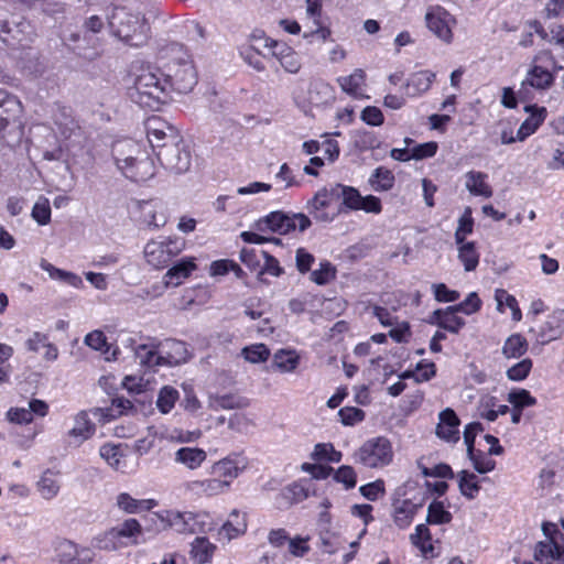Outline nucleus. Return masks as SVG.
I'll return each instance as SVG.
<instances>
[{"label": "nucleus", "mask_w": 564, "mask_h": 564, "mask_svg": "<svg viewBox=\"0 0 564 564\" xmlns=\"http://www.w3.org/2000/svg\"><path fill=\"white\" fill-rule=\"evenodd\" d=\"M111 158L117 171L132 182H145L155 175V164L147 149L132 139L113 142Z\"/></svg>", "instance_id": "nucleus-1"}, {"label": "nucleus", "mask_w": 564, "mask_h": 564, "mask_svg": "<svg viewBox=\"0 0 564 564\" xmlns=\"http://www.w3.org/2000/svg\"><path fill=\"white\" fill-rule=\"evenodd\" d=\"M169 94L163 70L153 66L140 67L128 89L129 98L133 102L151 110H156L166 102Z\"/></svg>", "instance_id": "nucleus-2"}, {"label": "nucleus", "mask_w": 564, "mask_h": 564, "mask_svg": "<svg viewBox=\"0 0 564 564\" xmlns=\"http://www.w3.org/2000/svg\"><path fill=\"white\" fill-rule=\"evenodd\" d=\"M170 61L164 66V76L169 91L187 94L197 84V72L191 55L183 45L174 43L169 47Z\"/></svg>", "instance_id": "nucleus-3"}, {"label": "nucleus", "mask_w": 564, "mask_h": 564, "mask_svg": "<svg viewBox=\"0 0 564 564\" xmlns=\"http://www.w3.org/2000/svg\"><path fill=\"white\" fill-rule=\"evenodd\" d=\"M106 20L110 32L119 40L132 46L142 43L144 24L139 14L126 7L111 6L107 8Z\"/></svg>", "instance_id": "nucleus-4"}, {"label": "nucleus", "mask_w": 564, "mask_h": 564, "mask_svg": "<svg viewBox=\"0 0 564 564\" xmlns=\"http://www.w3.org/2000/svg\"><path fill=\"white\" fill-rule=\"evenodd\" d=\"M424 498L420 494L417 484L408 480L399 486L392 495V517L400 527L412 524L414 517L423 509Z\"/></svg>", "instance_id": "nucleus-5"}, {"label": "nucleus", "mask_w": 564, "mask_h": 564, "mask_svg": "<svg viewBox=\"0 0 564 564\" xmlns=\"http://www.w3.org/2000/svg\"><path fill=\"white\" fill-rule=\"evenodd\" d=\"M393 448L391 442L383 437H372L366 441L355 453V463L367 468H383L393 460Z\"/></svg>", "instance_id": "nucleus-6"}, {"label": "nucleus", "mask_w": 564, "mask_h": 564, "mask_svg": "<svg viewBox=\"0 0 564 564\" xmlns=\"http://www.w3.org/2000/svg\"><path fill=\"white\" fill-rule=\"evenodd\" d=\"M185 240L169 237L163 240H151L144 247L147 262L156 269L165 268L171 260L185 249Z\"/></svg>", "instance_id": "nucleus-7"}, {"label": "nucleus", "mask_w": 564, "mask_h": 564, "mask_svg": "<svg viewBox=\"0 0 564 564\" xmlns=\"http://www.w3.org/2000/svg\"><path fill=\"white\" fill-rule=\"evenodd\" d=\"M310 226L311 220L306 215L300 213L290 216L283 212H272L256 224L257 229L260 231L270 230L280 235H286L296 228L300 231H304Z\"/></svg>", "instance_id": "nucleus-8"}, {"label": "nucleus", "mask_w": 564, "mask_h": 564, "mask_svg": "<svg viewBox=\"0 0 564 564\" xmlns=\"http://www.w3.org/2000/svg\"><path fill=\"white\" fill-rule=\"evenodd\" d=\"M162 527H184L185 529H204L216 525L207 512H180L176 510H162L154 514Z\"/></svg>", "instance_id": "nucleus-9"}, {"label": "nucleus", "mask_w": 564, "mask_h": 564, "mask_svg": "<svg viewBox=\"0 0 564 564\" xmlns=\"http://www.w3.org/2000/svg\"><path fill=\"white\" fill-rule=\"evenodd\" d=\"M161 164L175 174H182L191 167V152L184 142L163 143L156 154Z\"/></svg>", "instance_id": "nucleus-10"}, {"label": "nucleus", "mask_w": 564, "mask_h": 564, "mask_svg": "<svg viewBox=\"0 0 564 564\" xmlns=\"http://www.w3.org/2000/svg\"><path fill=\"white\" fill-rule=\"evenodd\" d=\"M544 540L534 547V560L541 564H564V542L561 531H544Z\"/></svg>", "instance_id": "nucleus-11"}, {"label": "nucleus", "mask_w": 564, "mask_h": 564, "mask_svg": "<svg viewBox=\"0 0 564 564\" xmlns=\"http://www.w3.org/2000/svg\"><path fill=\"white\" fill-rule=\"evenodd\" d=\"M425 21L429 30L440 40L451 43L453 40V26L455 18L440 6H432L427 9Z\"/></svg>", "instance_id": "nucleus-12"}, {"label": "nucleus", "mask_w": 564, "mask_h": 564, "mask_svg": "<svg viewBox=\"0 0 564 564\" xmlns=\"http://www.w3.org/2000/svg\"><path fill=\"white\" fill-rule=\"evenodd\" d=\"M338 200V194L335 191V184L329 187H323L318 189L315 195L307 202L308 213L317 221L329 223L334 220L337 215L336 213H329V208L333 203Z\"/></svg>", "instance_id": "nucleus-13"}, {"label": "nucleus", "mask_w": 564, "mask_h": 564, "mask_svg": "<svg viewBox=\"0 0 564 564\" xmlns=\"http://www.w3.org/2000/svg\"><path fill=\"white\" fill-rule=\"evenodd\" d=\"M22 105L20 100L6 90L0 89V137L4 138V131L9 127L20 128V113Z\"/></svg>", "instance_id": "nucleus-14"}, {"label": "nucleus", "mask_w": 564, "mask_h": 564, "mask_svg": "<svg viewBox=\"0 0 564 564\" xmlns=\"http://www.w3.org/2000/svg\"><path fill=\"white\" fill-rule=\"evenodd\" d=\"M248 465L247 459L238 454L227 456L213 465V474L221 480L228 481V488L231 481L246 469Z\"/></svg>", "instance_id": "nucleus-15"}, {"label": "nucleus", "mask_w": 564, "mask_h": 564, "mask_svg": "<svg viewBox=\"0 0 564 564\" xmlns=\"http://www.w3.org/2000/svg\"><path fill=\"white\" fill-rule=\"evenodd\" d=\"M459 424L460 421L455 411L451 408H446L438 414L436 435L446 442L456 443L459 440Z\"/></svg>", "instance_id": "nucleus-16"}, {"label": "nucleus", "mask_w": 564, "mask_h": 564, "mask_svg": "<svg viewBox=\"0 0 564 564\" xmlns=\"http://www.w3.org/2000/svg\"><path fill=\"white\" fill-rule=\"evenodd\" d=\"M265 46L272 48L273 55L280 61V64L285 69V72L296 74L300 70V57L297 53H295L286 44L267 39Z\"/></svg>", "instance_id": "nucleus-17"}, {"label": "nucleus", "mask_w": 564, "mask_h": 564, "mask_svg": "<svg viewBox=\"0 0 564 564\" xmlns=\"http://www.w3.org/2000/svg\"><path fill=\"white\" fill-rule=\"evenodd\" d=\"M564 334V311L558 310L547 316L540 326L538 339L541 344H547L558 339Z\"/></svg>", "instance_id": "nucleus-18"}, {"label": "nucleus", "mask_w": 564, "mask_h": 564, "mask_svg": "<svg viewBox=\"0 0 564 564\" xmlns=\"http://www.w3.org/2000/svg\"><path fill=\"white\" fill-rule=\"evenodd\" d=\"M435 77V73L427 69L411 74L404 85V95L410 98L422 96L431 88Z\"/></svg>", "instance_id": "nucleus-19"}, {"label": "nucleus", "mask_w": 564, "mask_h": 564, "mask_svg": "<svg viewBox=\"0 0 564 564\" xmlns=\"http://www.w3.org/2000/svg\"><path fill=\"white\" fill-rule=\"evenodd\" d=\"M160 349L163 365L176 366L186 362L188 359V350L184 341L166 339L160 345Z\"/></svg>", "instance_id": "nucleus-20"}, {"label": "nucleus", "mask_w": 564, "mask_h": 564, "mask_svg": "<svg viewBox=\"0 0 564 564\" xmlns=\"http://www.w3.org/2000/svg\"><path fill=\"white\" fill-rule=\"evenodd\" d=\"M341 90L352 98L360 99L365 97L366 73L361 68H356L350 75L339 76L336 79Z\"/></svg>", "instance_id": "nucleus-21"}, {"label": "nucleus", "mask_w": 564, "mask_h": 564, "mask_svg": "<svg viewBox=\"0 0 564 564\" xmlns=\"http://www.w3.org/2000/svg\"><path fill=\"white\" fill-rule=\"evenodd\" d=\"M185 488L193 495L213 497L227 491L228 481L216 477L204 480H193L188 481Z\"/></svg>", "instance_id": "nucleus-22"}, {"label": "nucleus", "mask_w": 564, "mask_h": 564, "mask_svg": "<svg viewBox=\"0 0 564 564\" xmlns=\"http://www.w3.org/2000/svg\"><path fill=\"white\" fill-rule=\"evenodd\" d=\"M148 141L153 149L162 147L165 139H175L172 135V128L159 117L149 118L145 122Z\"/></svg>", "instance_id": "nucleus-23"}, {"label": "nucleus", "mask_w": 564, "mask_h": 564, "mask_svg": "<svg viewBox=\"0 0 564 564\" xmlns=\"http://www.w3.org/2000/svg\"><path fill=\"white\" fill-rule=\"evenodd\" d=\"M410 540L420 550L424 558H434L441 554V541L434 539L431 531H415L410 535Z\"/></svg>", "instance_id": "nucleus-24"}, {"label": "nucleus", "mask_w": 564, "mask_h": 564, "mask_svg": "<svg viewBox=\"0 0 564 564\" xmlns=\"http://www.w3.org/2000/svg\"><path fill=\"white\" fill-rule=\"evenodd\" d=\"M96 432L95 423L89 419L88 411H80L74 417V426L68 431V436L73 437L77 444L90 438Z\"/></svg>", "instance_id": "nucleus-25"}, {"label": "nucleus", "mask_w": 564, "mask_h": 564, "mask_svg": "<svg viewBox=\"0 0 564 564\" xmlns=\"http://www.w3.org/2000/svg\"><path fill=\"white\" fill-rule=\"evenodd\" d=\"M429 323L457 334L465 325V321L456 314L451 313V308H438L433 312Z\"/></svg>", "instance_id": "nucleus-26"}, {"label": "nucleus", "mask_w": 564, "mask_h": 564, "mask_svg": "<svg viewBox=\"0 0 564 564\" xmlns=\"http://www.w3.org/2000/svg\"><path fill=\"white\" fill-rule=\"evenodd\" d=\"M487 174L480 171H469L465 174V186L471 195L489 198L492 196V188L486 182Z\"/></svg>", "instance_id": "nucleus-27"}, {"label": "nucleus", "mask_w": 564, "mask_h": 564, "mask_svg": "<svg viewBox=\"0 0 564 564\" xmlns=\"http://www.w3.org/2000/svg\"><path fill=\"white\" fill-rule=\"evenodd\" d=\"M554 75L542 66L534 65L528 73L522 82V87L530 86L535 89L544 90L552 86Z\"/></svg>", "instance_id": "nucleus-28"}, {"label": "nucleus", "mask_w": 564, "mask_h": 564, "mask_svg": "<svg viewBox=\"0 0 564 564\" xmlns=\"http://www.w3.org/2000/svg\"><path fill=\"white\" fill-rule=\"evenodd\" d=\"M335 191L338 194V200H341V204L337 209V215L346 210H358L361 202V195L357 188L336 183Z\"/></svg>", "instance_id": "nucleus-29"}, {"label": "nucleus", "mask_w": 564, "mask_h": 564, "mask_svg": "<svg viewBox=\"0 0 564 564\" xmlns=\"http://www.w3.org/2000/svg\"><path fill=\"white\" fill-rule=\"evenodd\" d=\"M207 454L198 447H181L175 452L174 460L188 469H197L206 460Z\"/></svg>", "instance_id": "nucleus-30"}, {"label": "nucleus", "mask_w": 564, "mask_h": 564, "mask_svg": "<svg viewBox=\"0 0 564 564\" xmlns=\"http://www.w3.org/2000/svg\"><path fill=\"white\" fill-rule=\"evenodd\" d=\"M158 505L154 499H134L127 492H121L117 497V506L127 513H138L151 510Z\"/></svg>", "instance_id": "nucleus-31"}, {"label": "nucleus", "mask_w": 564, "mask_h": 564, "mask_svg": "<svg viewBox=\"0 0 564 564\" xmlns=\"http://www.w3.org/2000/svg\"><path fill=\"white\" fill-rule=\"evenodd\" d=\"M55 131L64 139H69L78 130V126L72 117L68 108H58L54 115Z\"/></svg>", "instance_id": "nucleus-32"}, {"label": "nucleus", "mask_w": 564, "mask_h": 564, "mask_svg": "<svg viewBox=\"0 0 564 564\" xmlns=\"http://www.w3.org/2000/svg\"><path fill=\"white\" fill-rule=\"evenodd\" d=\"M334 99V88L328 83L316 79L310 84L308 101L314 106L328 104Z\"/></svg>", "instance_id": "nucleus-33"}, {"label": "nucleus", "mask_w": 564, "mask_h": 564, "mask_svg": "<svg viewBox=\"0 0 564 564\" xmlns=\"http://www.w3.org/2000/svg\"><path fill=\"white\" fill-rule=\"evenodd\" d=\"M196 269L194 258L177 261L165 274L166 284L180 285Z\"/></svg>", "instance_id": "nucleus-34"}, {"label": "nucleus", "mask_w": 564, "mask_h": 564, "mask_svg": "<svg viewBox=\"0 0 564 564\" xmlns=\"http://www.w3.org/2000/svg\"><path fill=\"white\" fill-rule=\"evenodd\" d=\"M134 356L143 366H163L161 349L159 350V345L154 343L138 345L134 349Z\"/></svg>", "instance_id": "nucleus-35"}, {"label": "nucleus", "mask_w": 564, "mask_h": 564, "mask_svg": "<svg viewBox=\"0 0 564 564\" xmlns=\"http://www.w3.org/2000/svg\"><path fill=\"white\" fill-rule=\"evenodd\" d=\"M141 531H106L104 533V539L98 540V547L105 550H116L119 546L127 544L128 542H123V539L129 540L131 543L134 541V533H140Z\"/></svg>", "instance_id": "nucleus-36"}, {"label": "nucleus", "mask_w": 564, "mask_h": 564, "mask_svg": "<svg viewBox=\"0 0 564 564\" xmlns=\"http://www.w3.org/2000/svg\"><path fill=\"white\" fill-rule=\"evenodd\" d=\"M546 113L547 111L544 107L536 108L535 111L532 112L531 116L528 117L518 129L517 139L519 141H523L525 138L534 133L541 123L545 120Z\"/></svg>", "instance_id": "nucleus-37"}, {"label": "nucleus", "mask_w": 564, "mask_h": 564, "mask_svg": "<svg viewBox=\"0 0 564 564\" xmlns=\"http://www.w3.org/2000/svg\"><path fill=\"white\" fill-rule=\"evenodd\" d=\"M40 267L42 270L47 272L50 278L53 280L65 282L68 285H72L77 289L83 285V280L79 275L69 271L55 268L52 263L47 262L46 260H42Z\"/></svg>", "instance_id": "nucleus-38"}, {"label": "nucleus", "mask_w": 564, "mask_h": 564, "mask_svg": "<svg viewBox=\"0 0 564 564\" xmlns=\"http://www.w3.org/2000/svg\"><path fill=\"white\" fill-rule=\"evenodd\" d=\"M216 546L206 538H196L192 543L191 557L196 564L209 562L214 555Z\"/></svg>", "instance_id": "nucleus-39"}, {"label": "nucleus", "mask_w": 564, "mask_h": 564, "mask_svg": "<svg viewBox=\"0 0 564 564\" xmlns=\"http://www.w3.org/2000/svg\"><path fill=\"white\" fill-rule=\"evenodd\" d=\"M528 347L529 344L522 335L512 334L502 346V355L508 359L520 358L527 352Z\"/></svg>", "instance_id": "nucleus-40"}, {"label": "nucleus", "mask_w": 564, "mask_h": 564, "mask_svg": "<svg viewBox=\"0 0 564 564\" xmlns=\"http://www.w3.org/2000/svg\"><path fill=\"white\" fill-rule=\"evenodd\" d=\"M36 487L41 496L47 500L57 496L61 488L57 475L51 470H46L42 474Z\"/></svg>", "instance_id": "nucleus-41"}, {"label": "nucleus", "mask_w": 564, "mask_h": 564, "mask_svg": "<svg viewBox=\"0 0 564 564\" xmlns=\"http://www.w3.org/2000/svg\"><path fill=\"white\" fill-rule=\"evenodd\" d=\"M246 404L243 399L234 394L210 395L208 399V408L214 411L240 409Z\"/></svg>", "instance_id": "nucleus-42"}, {"label": "nucleus", "mask_w": 564, "mask_h": 564, "mask_svg": "<svg viewBox=\"0 0 564 564\" xmlns=\"http://www.w3.org/2000/svg\"><path fill=\"white\" fill-rule=\"evenodd\" d=\"M394 181L393 173L382 166L377 167L369 177V183L376 192H387L391 189L394 185Z\"/></svg>", "instance_id": "nucleus-43"}, {"label": "nucleus", "mask_w": 564, "mask_h": 564, "mask_svg": "<svg viewBox=\"0 0 564 564\" xmlns=\"http://www.w3.org/2000/svg\"><path fill=\"white\" fill-rule=\"evenodd\" d=\"M299 365V356L293 350H279L273 356L272 367L280 372H292Z\"/></svg>", "instance_id": "nucleus-44"}, {"label": "nucleus", "mask_w": 564, "mask_h": 564, "mask_svg": "<svg viewBox=\"0 0 564 564\" xmlns=\"http://www.w3.org/2000/svg\"><path fill=\"white\" fill-rule=\"evenodd\" d=\"M99 454L115 470H122L126 466L123 462L124 456L119 445L104 444L99 449Z\"/></svg>", "instance_id": "nucleus-45"}, {"label": "nucleus", "mask_w": 564, "mask_h": 564, "mask_svg": "<svg viewBox=\"0 0 564 564\" xmlns=\"http://www.w3.org/2000/svg\"><path fill=\"white\" fill-rule=\"evenodd\" d=\"M458 246V259L464 264L466 271H473L479 263V253L475 248L474 242H462Z\"/></svg>", "instance_id": "nucleus-46"}, {"label": "nucleus", "mask_w": 564, "mask_h": 564, "mask_svg": "<svg viewBox=\"0 0 564 564\" xmlns=\"http://www.w3.org/2000/svg\"><path fill=\"white\" fill-rule=\"evenodd\" d=\"M177 399L178 391L173 387L165 386L159 392L156 405L162 413L166 414L174 408Z\"/></svg>", "instance_id": "nucleus-47"}, {"label": "nucleus", "mask_w": 564, "mask_h": 564, "mask_svg": "<svg viewBox=\"0 0 564 564\" xmlns=\"http://www.w3.org/2000/svg\"><path fill=\"white\" fill-rule=\"evenodd\" d=\"M508 402L517 409L523 410L536 404V399L525 389H513L508 394Z\"/></svg>", "instance_id": "nucleus-48"}, {"label": "nucleus", "mask_w": 564, "mask_h": 564, "mask_svg": "<svg viewBox=\"0 0 564 564\" xmlns=\"http://www.w3.org/2000/svg\"><path fill=\"white\" fill-rule=\"evenodd\" d=\"M467 455L471 460L474 468L480 474L489 473L496 467V462L490 458L488 453L474 449L473 454Z\"/></svg>", "instance_id": "nucleus-49"}, {"label": "nucleus", "mask_w": 564, "mask_h": 564, "mask_svg": "<svg viewBox=\"0 0 564 564\" xmlns=\"http://www.w3.org/2000/svg\"><path fill=\"white\" fill-rule=\"evenodd\" d=\"M474 228V219L471 217V208L466 207L463 215L458 220V227L455 231V241L456 243H462L465 241L466 236L473 232Z\"/></svg>", "instance_id": "nucleus-50"}, {"label": "nucleus", "mask_w": 564, "mask_h": 564, "mask_svg": "<svg viewBox=\"0 0 564 564\" xmlns=\"http://www.w3.org/2000/svg\"><path fill=\"white\" fill-rule=\"evenodd\" d=\"M32 218L41 226L47 225L51 221V206L46 197H39L32 208Z\"/></svg>", "instance_id": "nucleus-51"}, {"label": "nucleus", "mask_w": 564, "mask_h": 564, "mask_svg": "<svg viewBox=\"0 0 564 564\" xmlns=\"http://www.w3.org/2000/svg\"><path fill=\"white\" fill-rule=\"evenodd\" d=\"M241 355L252 364L264 362L270 356V350L264 344H254L242 349Z\"/></svg>", "instance_id": "nucleus-52"}, {"label": "nucleus", "mask_w": 564, "mask_h": 564, "mask_svg": "<svg viewBox=\"0 0 564 564\" xmlns=\"http://www.w3.org/2000/svg\"><path fill=\"white\" fill-rule=\"evenodd\" d=\"M459 489L464 496L470 499L474 498L480 489L477 476L467 470H462L459 473Z\"/></svg>", "instance_id": "nucleus-53"}, {"label": "nucleus", "mask_w": 564, "mask_h": 564, "mask_svg": "<svg viewBox=\"0 0 564 564\" xmlns=\"http://www.w3.org/2000/svg\"><path fill=\"white\" fill-rule=\"evenodd\" d=\"M452 516L446 511L441 502H432L429 506L426 522L429 524H446L451 521Z\"/></svg>", "instance_id": "nucleus-54"}, {"label": "nucleus", "mask_w": 564, "mask_h": 564, "mask_svg": "<svg viewBox=\"0 0 564 564\" xmlns=\"http://www.w3.org/2000/svg\"><path fill=\"white\" fill-rule=\"evenodd\" d=\"M495 300L499 311H503V306H507L512 310L514 319H519L521 317V311L518 307L516 297L510 295L506 290L497 289L495 292Z\"/></svg>", "instance_id": "nucleus-55"}, {"label": "nucleus", "mask_w": 564, "mask_h": 564, "mask_svg": "<svg viewBox=\"0 0 564 564\" xmlns=\"http://www.w3.org/2000/svg\"><path fill=\"white\" fill-rule=\"evenodd\" d=\"M532 367V360L530 358H524L507 370V378L511 381H522L528 378Z\"/></svg>", "instance_id": "nucleus-56"}, {"label": "nucleus", "mask_w": 564, "mask_h": 564, "mask_svg": "<svg viewBox=\"0 0 564 564\" xmlns=\"http://www.w3.org/2000/svg\"><path fill=\"white\" fill-rule=\"evenodd\" d=\"M335 268L328 261L321 262L319 268L311 272V281L325 285L335 278Z\"/></svg>", "instance_id": "nucleus-57"}, {"label": "nucleus", "mask_w": 564, "mask_h": 564, "mask_svg": "<svg viewBox=\"0 0 564 564\" xmlns=\"http://www.w3.org/2000/svg\"><path fill=\"white\" fill-rule=\"evenodd\" d=\"M143 221L153 228L163 227L166 224V216L163 212H158L154 206L147 204L142 208Z\"/></svg>", "instance_id": "nucleus-58"}, {"label": "nucleus", "mask_w": 564, "mask_h": 564, "mask_svg": "<svg viewBox=\"0 0 564 564\" xmlns=\"http://www.w3.org/2000/svg\"><path fill=\"white\" fill-rule=\"evenodd\" d=\"M340 422L346 426H352L365 419V412L358 408L345 406L338 411Z\"/></svg>", "instance_id": "nucleus-59"}, {"label": "nucleus", "mask_w": 564, "mask_h": 564, "mask_svg": "<svg viewBox=\"0 0 564 564\" xmlns=\"http://www.w3.org/2000/svg\"><path fill=\"white\" fill-rule=\"evenodd\" d=\"M434 297L440 303H451L459 299V292L449 290L444 283L432 284Z\"/></svg>", "instance_id": "nucleus-60"}, {"label": "nucleus", "mask_w": 564, "mask_h": 564, "mask_svg": "<svg viewBox=\"0 0 564 564\" xmlns=\"http://www.w3.org/2000/svg\"><path fill=\"white\" fill-rule=\"evenodd\" d=\"M335 480L337 482L343 484L346 489H351L356 486L357 482V475L355 469L351 466H340L334 476Z\"/></svg>", "instance_id": "nucleus-61"}, {"label": "nucleus", "mask_w": 564, "mask_h": 564, "mask_svg": "<svg viewBox=\"0 0 564 564\" xmlns=\"http://www.w3.org/2000/svg\"><path fill=\"white\" fill-rule=\"evenodd\" d=\"M359 491L366 499L376 501L379 497L384 495V481L382 479H377L372 482L361 486Z\"/></svg>", "instance_id": "nucleus-62"}, {"label": "nucleus", "mask_w": 564, "mask_h": 564, "mask_svg": "<svg viewBox=\"0 0 564 564\" xmlns=\"http://www.w3.org/2000/svg\"><path fill=\"white\" fill-rule=\"evenodd\" d=\"M261 251H257L253 248H243L240 251V260L243 264H246L250 270L258 271L261 268L262 260Z\"/></svg>", "instance_id": "nucleus-63"}, {"label": "nucleus", "mask_w": 564, "mask_h": 564, "mask_svg": "<svg viewBox=\"0 0 564 564\" xmlns=\"http://www.w3.org/2000/svg\"><path fill=\"white\" fill-rule=\"evenodd\" d=\"M413 160H423L432 158L436 154L438 144L435 141H430L411 147Z\"/></svg>", "instance_id": "nucleus-64"}]
</instances>
